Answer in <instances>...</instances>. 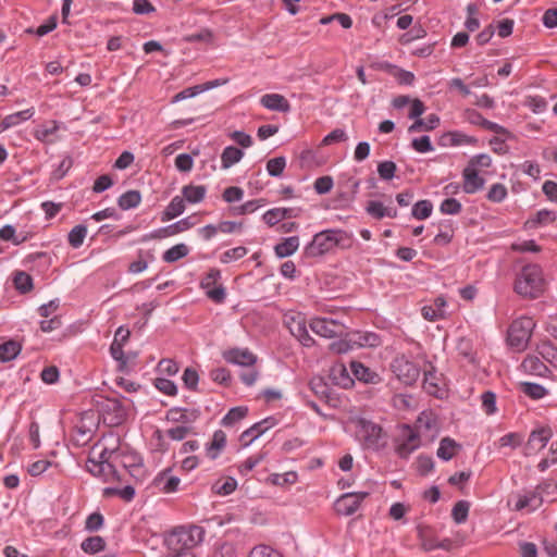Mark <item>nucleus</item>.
<instances>
[{
    "label": "nucleus",
    "instance_id": "f257e3e1",
    "mask_svg": "<svg viewBox=\"0 0 557 557\" xmlns=\"http://www.w3.org/2000/svg\"><path fill=\"white\" fill-rule=\"evenodd\" d=\"M351 235L343 230H325L313 236V239L306 246L307 257H320L331 251L334 247L347 249L351 247Z\"/></svg>",
    "mask_w": 557,
    "mask_h": 557
},
{
    "label": "nucleus",
    "instance_id": "f03ea898",
    "mask_svg": "<svg viewBox=\"0 0 557 557\" xmlns=\"http://www.w3.org/2000/svg\"><path fill=\"white\" fill-rule=\"evenodd\" d=\"M515 290L524 298H539L545 290L541 268L536 264L523 267L516 280Z\"/></svg>",
    "mask_w": 557,
    "mask_h": 557
},
{
    "label": "nucleus",
    "instance_id": "7ed1b4c3",
    "mask_svg": "<svg viewBox=\"0 0 557 557\" xmlns=\"http://www.w3.org/2000/svg\"><path fill=\"white\" fill-rule=\"evenodd\" d=\"M356 436L364 449L379 451L387 445V433L377 423L366 418L355 421Z\"/></svg>",
    "mask_w": 557,
    "mask_h": 557
},
{
    "label": "nucleus",
    "instance_id": "20e7f679",
    "mask_svg": "<svg viewBox=\"0 0 557 557\" xmlns=\"http://www.w3.org/2000/svg\"><path fill=\"white\" fill-rule=\"evenodd\" d=\"M534 322L530 318L513 321L508 329V344L517 349H523L532 336Z\"/></svg>",
    "mask_w": 557,
    "mask_h": 557
},
{
    "label": "nucleus",
    "instance_id": "39448f33",
    "mask_svg": "<svg viewBox=\"0 0 557 557\" xmlns=\"http://www.w3.org/2000/svg\"><path fill=\"white\" fill-rule=\"evenodd\" d=\"M98 408L104 422H108L111 425L121 424L127 414L126 408L116 398H104L98 403Z\"/></svg>",
    "mask_w": 557,
    "mask_h": 557
},
{
    "label": "nucleus",
    "instance_id": "423d86ee",
    "mask_svg": "<svg viewBox=\"0 0 557 557\" xmlns=\"http://www.w3.org/2000/svg\"><path fill=\"white\" fill-rule=\"evenodd\" d=\"M309 325L313 333L325 338L341 337L346 330L343 323L329 318H313Z\"/></svg>",
    "mask_w": 557,
    "mask_h": 557
},
{
    "label": "nucleus",
    "instance_id": "0eeeda50",
    "mask_svg": "<svg viewBox=\"0 0 557 557\" xmlns=\"http://www.w3.org/2000/svg\"><path fill=\"white\" fill-rule=\"evenodd\" d=\"M205 531L201 527H190L189 529H180L174 532L169 542L171 546L181 544L183 549L190 550L191 547L199 544L203 539Z\"/></svg>",
    "mask_w": 557,
    "mask_h": 557
},
{
    "label": "nucleus",
    "instance_id": "6e6552de",
    "mask_svg": "<svg viewBox=\"0 0 557 557\" xmlns=\"http://www.w3.org/2000/svg\"><path fill=\"white\" fill-rule=\"evenodd\" d=\"M392 370L397 379L406 385H412L420 376L419 368L404 356L393 360Z\"/></svg>",
    "mask_w": 557,
    "mask_h": 557
},
{
    "label": "nucleus",
    "instance_id": "1a4fd4ad",
    "mask_svg": "<svg viewBox=\"0 0 557 557\" xmlns=\"http://www.w3.org/2000/svg\"><path fill=\"white\" fill-rule=\"evenodd\" d=\"M87 471L103 482L121 481V476L114 463H104L96 460L94 456H89L86 461Z\"/></svg>",
    "mask_w": 557,
    "mask_h": 557
},
{
    "label": "nucleus",
    "instance_id": "9d476101",
    "mask_svg": "<svg viewBox=\"0 0 557 557\" xmlns=\"http://www.w3.org/2000/svg\"><path fill=\"white\" fill-rule=\"evenodd\" d=\"M401 437L403 442L397 445L396 451L400 458H408L420 446L419 433L405 424L401 426Z\"/></svg>",
    "mask_w": 557,
    "mask_h": 557
},
{
    "label": "nucleus",
    "instance_id": "9b49d317",
    "mask_svg": "<svg viewBox=\"0 0 557 557\" xmlns=\"http://www.w3.org/2000/svg\"><path fill=\"white\" fill-rule=\"evenodd\" d=\"M552 437L549 428H541L531 432L527 444L524 445V455L533 456L542 450Z\"/></svg>",
    "mask_w": 557,
    "mask_h": 557
},
{
    "label": "nucleus",
    "instance_id": "f8f14e48",
    "mask_svg": "<svg viewBox=\"0 0 557 557\" xmlns=\"http://www.w3.org/2000/svg\"><path fill=\"white\" fill-rule=\"evenodd\" d=\"M129 475L139 479L144 474L143 458L136 451L123 450L121 448L116 460Z\"/></svg>",
    "mask_w": 557,
    "mask_h": 557
},
{
    "label": "nucleus",
    "instance_id": "ddd939ff",
    "mask_svg": "<svg viewBox=\"0 0 557 557\" xmlns=\"http://www.w3.org/2000/svg\"><path fill=\"white\" fill-rule=\"evenodd\" d=\"M274 425L273 418H267L260 422L255 423L252 426L244 431L240 435V442L244 447L249 446L260 435H262L269 428Z\"/></svg>",
    "mask_w": 557,
    "mask_h": 557
},
{
    "label": "nucleus",
    "instance_id": "4468645a",
    "mask_svg": "<svg viewBox=\"0 0 557 557\" xmlns=\"http://www.w3.org/2000/svg\"><path fill=\"white\" fill-rule=\"evenodd\" d=\"M466 120L473 124V125H480L481 127L494 132L496 134H503L508 135V131L503 127L502 125H498L497 123H494L492 121H488L482 116L481 113H479L475 110H466L465 112Z\"/></svg>",
    "mask_w": 557,
    "mask_h": 557
},
{
    "label": "nucleus",
    "instance_id": "2eb2a0df",
    "mask_svg": "<svg viewBox=\"0 0 557 557\" xmlns=\"http://www.w3.org/2000/svg\"><path fill=\"white\" fill-rule=\"evenodd\" d=\"M223 356L227 362L243 367H251L257 361V357L248 349L233 348L225 351Z\"/></svg>",
    "mask_w": 557,
    "mask_h": 557
},
{
    "label": "nucleus",
    "instance_id": "dca6fc26",
    "mask_svg": "<svg viewBox=\"0 0 557 557\" xmlns=\"http://www.w3.org/2000/svg\"><path fill=\"white\" fill-rule=\"evenodd\" d=\"M521 368L525 373L536 376H546L549 373L548 367L539 355H528L523 359Z\"/></svg>",
    "mask_w": 557,
    "mask_h": 557
},
{
    "label": "nucleus",
    "instance_id": "f3484780",
    "mask_svg": "<svg viewBox=\"0 0 557 557\" xmlns=\"http://www.w3.org/2000/svg\"><path fill=\"white\" fill-rule=\"evenodd\" d=\"M195 225V222L191 221L190 216L184 218L171 225H168L165 227H162L158 231H156L151 237L152 238H162L168 236H173L178 233L185 232L189 228H191Z\"/></svg>",
    "mask_w": 557,
    "mask_h": 557
},
{
    "label": "nucleus",
    "instance_id": "a211bd4d",
    "mask_svg": "<svg viewBox=\"0 0 557 557\" xmlns=\"http://www.w3.org/2000/svg\"><path fill=\"white\" fill-rule=\"evenodd\" d=\"M463 191L466 194H474L484 186V178L479 176L478 171L469 165L462 172Z\"/></svg>",
    "mask_w": 557,
    "mask_h": 557
},
{
    "label": "nucleus",
    "instance_id": "6ab92c4d",
    "mask_svg": "<svg viewBox=\"0 0 557 557\" xmlns=\"http://www.w3.org/2000/svg\"><path fill=\"white\" fill-rule=\"evenodd\" d=\"M260 103L272 111L277 112H288L290 110V104L287 99L280 94H267L263 95L260 99Z\"/></svg>",
    "mask_w": 557,
    "mask_h": 557
},
{
    "label": "nucleus",
    "instance_id": "aec40b11",
    "mask_svg": "<svg viewBox=\"0 0 557 557\" xmlns=\"http://www.w3.org/2000/svg\"><path fill=\"white\" fill-rule=\"evenodd\" d=\"M296 216H297V213H296L295 209L274 208V209L268 210L263 214L262 219L269 226H274L275 224H277L280 221H282L284 219H290V218H296Z\"/></svg>",
    "mask_w": 557,
    "mask_h": 557
},
{
    "label": "nucleus",
    "instance_id": "412c9836",
    "mask_svg": "<svg viewBox=\"0 0 557 557\" xmlns=\"http://www.w3.org/2000/svg\"><path fill=\"white\" fill-rule=\"evenodd\" d=\"M556 219L557 213L555 211L543 209L537 211L534 216L529 218L524 223V227L528 230L536 228L553 223Z\"/></svg>",
    "mask_w": 557,
    "mask_h": 557
},
{
    "label": "nucleus",
    "instance_id": "4be33fe9",
    "mask_svg": "<svg viewBox=\"0 0 557 557\" xmlns=\"http://www.w3.org/2000/svg\"><path fill=\"white\" fill-rule=\"evenodd\" d=\"M354 375L364 383L376 384L381 381L377 373L373 372L370 368L363 366L361 362L352 361L350 363Z\"/></svg>",
    "mask_w": 557,
    "mask_h": 557
},
{
    "label": "nucleus",
    "instance_id": "5701e85b",
    "mask_svg": "<svg viewBox=\"0 0 557 557\" xmlns=\"http://www.w3.org/2000/svg\"><path fill=\"white\" fill-rule=\"evenodd\" d=\"M226 446V434L222 430L213 433L212 441L206 447L207 456L214 460Z\"/></svg>",
    "mask_w": 557,
    "mask_h": 557
},
{
    "label": "nucleus",
    "instance_id": "b1692460",
    "mask_svg": "<svg viewBox=\"0 0 557 557\" xmlns=\"http://www.w3.org/2000/svg\"><path fill=\"white\" fill-rule=\"evenodd\" d=\"M358 499L352 498V494H343L335 503V509L337 513L344 516H350L355 513L359 508Z\"/></svg>",
    "mask_w": 557,
    "mask_h": 557
},
{
    "label": "nucleus",
    "instance_id": "393cba45",
    "mask_svg": "<svg viewBox=\"0 0 557 557\" xmlns=\"http://www.w3.org/2000/svg\"><path fill=\"white\" fill-rule=\"evenodd\" d=\"M446 306V300L443 297H437L434 300L433 306H424L422 308V315L424 319L429 321H435L445 315L444 308Z\"/></svg>",
    "mask_w": 557,
    "mask_h": 557
},
{
    "label": "nucleus",
    "instance_id": "a878e982",
    "mask_svg": "<svg viewBox=\"0 0 557 557\" xmlns=\"http://www.w3.org/2000/svg\"><path fill=\"white\" fill-rule=\"evenodd\" d=\"M207 188L203 185H186L182 188L183 199L189 203L201 202L206 196Z\"/></svg>",
    "mask_w": 557,
    "mask_h": 557
},
{
    "label": "nucleus",
    "instance_id": "bb28decb",
    "mask_svg": "<svg viewBox=\"0 0 557 557\" xmlns=\"http://www.w3.org/2000/svg\"><path fill=\"white\" fill-rule=\"evenodd\" d=\"M34 115V109H26L13 114L7 115L0 123V132L17 125L21 121H27Z\"/></svg>",
    "mask_w": 557,
    "mask_h": 557
},
{
    "label": "nucleus",
    "instance_id": "cd10ccee",
    "mask_svg": "<svg viewBox=\"0 0 557 557\" xmlns=\"http://www.w3.org/2000/svg\"><path fill=\"white\" fill-rule=\"evenodd\" d=\"M185 210L184 199L180 196H175L170 203L166 206L165 210L162 213L161 220L163 222L175 219L181 215Z\"/></svg>",
    "mask_w": 557,
    "mask_h": 557
},
{
    "label": "nucleus",
    "instance_id": "c85d7f7f",
    "mask_svg": "<svg viewBox=\"0 0 557 557\" xmlns=\"http://www.w3.org/2000/svg\"><path fill=\"white\" fill-rule=\"evenodd\" d=\"M168 419L174 422H182L183 424L190 423L199 417L198 410L188 411L181 408H172L168 411Z\"/></svg>",
    "mask_w": 557,
    "mask_h": 557
},
{
    "label": "nucleus",
    "instance_id": "c756f323",
    "mask_svg": "<svg viewBox=\"0 0 557 557\" xmlns=\"http://www.w3.org/2000/svg\"><path fill=\"white\" fill-rule=\"evenodd\" d=\"M536 352L543 361L557 367V347L554 346L552 342L545 341L539 344L536 346Z\"/></svg>",
    "mask_w": 557,
    "mask_h": 557
},
{
    "label": "nucleus",
    "instance_id": "7c9ffc66",
    "mask_svg": "<svg viewBox=\"0 0 557 557\" xmlns=\"http://www.w3.org/2000/svg\"><path fill=\"white\" fill-rule=\"evenodd\" d=\"M22 346L14 339L7 341L0 345V361L9 362L17 357Z\"/></svg>",
    "mask_w": 557,
    "mask_h": 557
},
{
    "label": "nucleus",
    "instance_id": "2f4dec72",
    "mask_svg": "<svg viewBox=\"0 0 557 557\" xmlns=\"http://www.w3.org/2000/svg\"><path fill=\"white\" fill-rule=\"evenodd\" d=\"M299 247L298 236H292L283 239L274 247V251L278 258L292 256Z\"/></svg>",
    "mask_w": 557,
    "mask_h": 557
},
{
    "label": "nucleus",
    "instance_id": "473e14b6",
    "mask_svg": "<svg viewBox=\"0 0 557 557\" xmlns=\"http://www.w3.org/2000/svg\"><path fill=\"white\" fill-rule=\"evenodd\" d=\"M440 124V117L436 114H430L425 120H416L408 128L409 133H417L422 131H432Z\"/></svg>",
    "mask_w": 557,
    "mask_h": 557
},
{
    "label": "nucleus",
    "instance_id": "72a5a7b5",
    "mask_svg": "<svg viewBox=\"0 0 557 557\" xmlns=\"http://www.w3.org/2000/svg\"><path fill=\"white\" fill-rule=\"evenodd\" d=\"M244 157V152L242 149L234 147V146H227L224 148L222 154H221V163L223 169H228L235 163L239 162L242 158Z\"/></svg>",
    "mask_w": 557,
    "mask_h": 557
},
{
    "label": "nucleus",
    "instance_id": "f704fd0d",
    "mask_svg": "<svg viewBox=\"0 0 557 557\" xmlns=\"http://www.w3.org/2000/svg\"><path fill=\"white\" fill-rule=\"evenodd\" d=\"M154 482L157 485H161L160 490L163 493L169 494L177 491L181 480L177 476H168V471H163L156 478Z\"/></svg>",
    "mask_w": 557,
    "mask_h": 557
},
{
    "label": "nucleus",
    "instance_id": "c9c22d12",
    "mask_svg": "<svg viewBox=\"0 0 557 557\" xmlns=\"http://www.w3.org/2000/svg\"><path fill=\"white\" fill-rule=\"evenodd\" d=\"M110 438L114 440L111 435ZM119 438H115V445L103 446L96 460L103 461L104 463H114L119 459L121 447L119 446Z\"/></svg>",
    "mask_w": 557,
    "mask_h": 557
},
{
    "label": "nucleus",
    "instance_id": "e433bc0d",
    "mask_svg": "<svg viewBox=\"0 0 557 557\" xmlns=\"http://www.w3.org/2000/svg\"><path fill=\"white\" fill-rule=\"evenodd\" d=\"M459 447L460 445L457 444L453 438L444 437L440 443V447L437 449V457L445 461H448L455 456L456 449Z\"/></svg>",
    "mask_w": 557,
    "mask_h": 557
},
{
    "label": "nucleus",
    "instance_id": "4c0bfd02",
    "mask_svg": "<svg viewBox=\"0 0 557 557\" xmlns=\"http://www.w3.org/2000/svg\"><path fill=\"white\" fill-rule=\"evenodd\" d=\"M141 201V195L138 190H128L121 195L117 205L122 210L136 208Z\"/></svg>",
    "mask_w": 557,
    "mask_h": 557
},
{
    "label": "nucleus",
    "instance_id": "58836bf2",
    "mask_svg": "<svg viewBox=\"0 0 557 557\" xmlns=\"http://www.w3.org/2000/svg\"><path fill=\"white\" fill-rule=\"evenodd\" d=\"M59 129V124L57 121H50L48 124L40 125L34 131V136L37 140L42 143H53L50 139V136L55 134Z\"/></svg>",
    "mask_w": 557,
    "mask_h": 557
},
{
    "label": "nucleus",
    "instance_id": "ea45409f",
    "mask_svg": "<svg viewBox=\"0 0 557 557\" xmlns=\"http://www.w3.org/2000/svg\"><path fill=\"white\" fill-rule=\"evenodd\" d=\"M106 541L99 535L87 537L81 544V548L83 549V552L90 555L103 550Z\"/></svg>",
    "mask_w": 557,
    "mask_h": 557
},
{
    "label": "nucleus",
    "instance_id": "a19ab883",
    "mask_svg": "<svg viewBox=\"0 0 557 557\" xmlns=\"http://www.w3.org/2000/svg\"><path fill=\"white\" fill-rule=\"evenodd\" d=\"M264 205V199L249 200L240 206L230 208L231 215H245L255 212L258 208Z\"/></svg>",
    "mask_w": 557,
    "mask_h": 557
},
{
    "label": "nucleus",
    "instance_id": "79ce46f5",
    "mask_svg": "<svg viewBox=\"0 0 557 557\" xmlns=\"http://www.w3.org/2000/svg\"><path fill=\"white\" fill-rule=\"evenodd\" d=\"M13 283L15 288L22 294L30 292L34 287L33 277L24 271H17L15 273Z\"/></svg>",
    "mask_w": 557,
    "mask_h": 557
},
{
    "label": "nucleus",
    "instance_id": "37998d69",
    "mask_svg": "<svg viewBox=\"0 0 557 557\" xmlns=\"http://www.w3.org/2000/svg\"><path fill=\"white\" fill-rule=\"evenodd\" d=\"M189 252L188 247L185 244H177L168 249L162 258L168 263L176 262L177 260L186 257Z\"/></svg>",
    "mask_w": 557,
    "mask_h": 557
},
{
    "label": "nucleus",
    "instance_id": "c03bdc74",
    "mask_svg": "<svg viewBox=\"0 0 557 557\" xmlns=\"http://www.w3.org/2000/svg\"><path fill=\"white\" fill-rule=\"evenodd\" d=\"M520 389L532 399H541L547 394V391L544 386L531 382L520 383Z\"/></svg>",
    "mask_w": 557,
    "mask_h": 557
},
{
    "label": "nucleus",
    "instance_id": "a18cd8bd",
    "mask_svg": "<svg viewBox=\"0 0 557 557\" xmlns=\"http://www.w3.org/2000/svg\"><path fill=\"white\" fill-rule=\"evenodd\" d=\"M248 413V408L244 406L234 407L230 409V411L222 419V424L224 426H232L236 422L244 419Z\"/></svg>",
    "mask_w": 557,
    "mask_h": 557
},
{
    "label": "nucleus",
    "instance_id": "49530a36",
    "mask_svg": "<svg viewBox=\"0 0 557 557\" xmlns=\"http://www.w3.org/2000/svg\"><path fill=\"white\" fill-rule=\"evenodd\" d=\"M86 234H87V227L85 225L79 224V225L74 226L67 236L69 244L74 248L81 247L84 243Z\"/></svg>",
    "mask_w": 557,
    "mask_h": 557
},
{
    "label": "nucleus",
    "instance_id": "de8ad7c7",
    "mask_svg": "<svg viewBox=\"0 0 557 557\" xmlns=\"http://www.w3.org/2000/svg\"><path fill=\"white\" fill-rule=\"evenodd\" d=\"M433 210V205L430 200H420L412 207V216L418 220L428 219Z\"/></svg>",
    "mask_w": 557,
    "mask_h": 557
},
{
    "label": "nucleus",
    "instance_id": "09e8293b",
    "mask_svg": "<svg viewBox=\"0 0 557 557\" xmlns=\"http://www.w3.org/2000/svg\"><path fill=\"white\" fill-rule=\"evenodd\" d=\"M470 504L467 500H459L455 504L451 510V517L458 524L463 523L469 513Z\"/></svg>",
    "mask_w": 557,
    "mask_h": 557
},
{
    "label": "nucleus",
    "instance_id": "8fccbe9b",
    "mask_svg": "<svg viewBox=\"0 0 557 557\" xmlns=\"http://www.w3.org/2000/svg\"><path fill=\"white\" fill-rule=\"evenodd\" d=\"M438 381L440 379L437 377L436 371L433 368L424 372L423 387L429 394L437 396L440 391Z\"/></svg>",
    "mask_w": 557,
    "mask_h": 557
},
{
    "label": "nucleus",
    "instance_id": "3c124183",
    "mask_svg": "<svg viewBox=\"0 0 557 557\" xmlns=\"http://www.w3.org/2000/svg\"><path fill=\"white\" fill-rule=\"evenodd\" d=\"M382 67L388 70L389 73L394 74L400 84L411 85L414 81L413 73L409 71L397 69L396 66L388 63L382 65Z\"/></svg>",
    "mask_w": 557,
    "mask_h": 557
},
{
    "label": "nucleus",
    "instance_id": "603ef678",
    "mask_svg": "<svg viewBox=\"0 0 557 557\" xmlns=\"http://www.w3.org/2000/svg\"><path fill=\"white\" fill-rule=\"evenodd\" d=\"M236 487H237V481L234 478L230 476L223 483L216 482L215 484H213L212 491L215 494L226 496V495L232 494L236 490Z\"/></svg>",
    "mask_w": 557,
    "mask_h": 557
},
{
    "label": "nucleus",
    "instance_id": "864d4df0",
    "mask_svg": "<svg viewBox=\"0 0 557 557\" xmlns=\"http://www.w3.org/2000/svg\"><path fill=\"white\" fill-rule=\"evenodd\" d=\"M248 557H282V555L273 547L265 544H260L255 546L249 552Z\"/></svg>",
    "mask_w": 557,
    "mask_h": 557
},
{
    "label": "nucleus",
    "instance_id": "5fc2aeb1",
    "mask_svg": "<svg viewBox=\"0 0 557 557\" xmlns=\"http://www.w3.org/2000/svg\"><path fill=\"white\" fill-rule=\"evenodd\" d=\"M397 171L396 163L393 161H383L377 165V173L380 178L384 181H389L395 176Z\"/></svg>",
    "mask_w": 557,
    "mask_h": 557
},
{
    "label": "nucleus",
    "instance_id": "6e6d98bb",
    "mask_svg": "<svg viewBox=\"0 0 557 557\" xmlns=\"http://www.w3.org/2000/svg\"><path fill=\"white\" fill-rule=\"evenodd\" d=\"M286 166V160L284 157H276L270 159L267 163V171L271 176H280L282 175L284 169Z\"/></svg>",
    "mask_w": 557,
    "mask_h": 557
},
{
    "label": "nucleus",
    "instance_id": "4d7b16f0",
    "mask_svg": "<svg viewBox=\"0 0 557 557\" xmlns=\"http://www.w3.org/2000/svg\"><path fill=\"white\" fill-rule=\"evenodd\" d=\"M331 376L336 384L346 386L350 381L346 368L343 364L334 366L331 369Z\"/></svg>",
    "mask_w": 557,
    "mask_h": 557
},
{
    "label": "nucleus",
    "instance_id": "13d9d810",
    "mask_svg": "<svg viewBox=\"0 0 557 557\" xmlns=\"http://www.w3.org/2000/svg\"><path fill=\"white\" fill-rule=\"evenodd\" d=\"M486 197L492 202H500L507 197V188L505 185L496 183L492 185Z\"/></svg>",
    "mask_w": 557,
    "mask_h": 557
},
{
    "label": "nucleus",
    "instance_id": "bf43d9fd",
    "mask_svg": "<svg viewBox=\"0 0 557 557\" xmlns=\"http://www.w3.org/2000/svg\"><path fill=\"white\" fill-rule=\"evenodd\" d=\"M248 250L244 246H238L224 251L221 256V262L228 263L234 260L242 259L247 255Z\"/></svg>",
    "mask_w": 557,
    "mask_h": 557
},
{
    "label": "nucleus",
    "instance_id": "052dcab7",
    "mask_svg": "<svg viewBox=\"0 0 557 557\" xmlns=\"http://www.w3.org/2000/svg\"><path fill=\"white\" fill-rule=\"evenodd\" d=\"M154 386L165 395L175 396L177 394V387L171 380L158 377L154 381Z\"/></svg>",
    "mask_w": 557,
    "mask_h": 557
},
{
    "label": "nucleus",
    "instance_id": "680f3d73",
    "mask_svg": "<svg viewBox=\"0 0 557 557\" xmlns=\"http://www.w3.org/2000/svg\"><path fill=\"white\" fill-rule=\"evenodd\" d=\"M244 197L243 188L238 186H230L224 189L222 199L227 203L240 201Z\"/></svg>",
    "mask_w": 557,
    "mask_h": 557
},
{
    "label": "nucleus",
    "instance_id": "e2e57ef3",
    "mask_svg": "<svg viewBox=\"0 0 557 557\" xmlns=\"http://www.w3.org/2000/svg\"><path fill=\"white\" fill-rule=\"evenodd\" d=\"M122 343L113 341L110 346V352L113 359L120 362V369L123 370L126 367L127 358L123 351Z\"/></svg>",
    "mask_w": 557,
    "mask_h": 557
},
{
    "label": "nucleus",
    "instance_id": "0e129e2a",
    "mask_svg": "<svg viewBox=\"0 0 557 557\" xmlns=\"http://www.w3.org/2000/svg\"><path fill=\"white\" fill-rule=\"evenodd\" d=\"M213 34L210 29H201L199 33L187 35L183 38L186 42H206L209 44L212 41Z\"/></svg>",
    "mask_w": 557,
    "mask_h": 557
},
{
    "label": "nucleus",
    "instance_id": "69168bd1",
    "mask_svg": "<svg viewBox=\"0 0 557 557\" xmlns=\"http://www.w3.org/2000/svg\"><path fill=\"white\" fill-rule=\"evenodd\" d=\"M461 209V203L455 198L445 199L440 207L441 212L444 214H458Z\"/></svg>",
    "mask_w": 557,
    "mask_h": 557
},
{
    "label": "nucleus",
    "instance_id": "338daca9",
    "mask_svg": "<svg viewBox=\"0 0 557 557\" xmlns=\"http://www.w3.org/2000/svg\"><path fill=\"white\" fill-rule=\"evenodd\" d=\"M183 382L185 386L190 391H196L199 382V375L193 368H186L183 373Z\"/></svg>",
    "mask_w": 557,
    "mask_h": 557
},
{
    "label": "nucleus",
    "instance_id": "774afa93",
    "mask_svg": "<svg viewBox=\"0 0 557 557\" xmlns=\"http://www.w3.org/2000/svg\"><path fill=\"white\" fill-rule=\"evenodd\" d=\"M221 277V272L218 269H211L207 275L201 280L200 287L202 289L209 290L210 288L216 286V282Z\"/></svg>",
    "mask_w": 557,
    "mask_h": 557
}]
</instances>
